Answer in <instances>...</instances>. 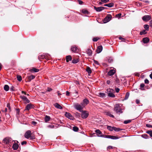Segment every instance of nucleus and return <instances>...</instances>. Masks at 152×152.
Wrapping results in <instances>:
<instances>
[{
  "mask_svg": "<svg viewBox=\"0 0 152 152\" xmlns=\"http://www.w3.org/2000/svg\"><path fill=\"white\" fill-rule=\"evenodd\" d=\"M73 106L75 109L80 112L83 110V109L84 107V105H83L81 103L80 104L78 103H75L74 104Z\"/></svg>",
  "mask_w": 152,
  "mask_h": 152,
  "instance_id": "obj_1",
  "label": "nucleus"
},
{
  "mask_svg": "<svg viewBox=\"0 0 152 152\" xmlns=\"http://www.w3.org/2000/svg\"><path fill=\"white\" fill-rule=\"evenodd\" d=\"M123 109L121 108L119 104H116L115 105L114 110L116 113L120 115V114L122 113L123 112Z\"/></svg>",
  "mask_w": 152,
  "mask_h": 152,
  "instance_id": "obj_2",
  "label": "nucleus"
},
{
  "mask_svg": "<svg viewBox=\"0 0 152 152\" xmlns=\"http://www.w3.org/2000/svg\"><path fill=\"white\" fill-rule=\"evenodd\" d=\"M114 90L111 88L107 89L105 91V92L107 94L108 96L111 97H115V95L114 94Z\"/></svg>",
  "mask_w": 152,
  "mask_h": 152,
  "instance_id": "obj_3",
  "label": "nucleus"
},
{
  "mask_svg": "<svg viewBox=\"0 0 152 152\" xmlns=\"http://www.w3.org/2000/svg\"><path fill=\"white\" fill-rule=\"evenodd\" d=\"M4 143L7 145H11L12 144H10L12 142H13L14 140H12V139L10 137H7L5 138L3 140Z\"/></svg>",
  "mask_w": 152,
  "mask_h": 152,
  "instance_id": "obj_4",
  "label": "nucleus"
},
{
  "mask_svg": "<svg viewBox=\"0 0 152 152\" xmlns=\"http://www.w3.org/2000/svg\"><path fill=\"white\" fill-rule=\"evenodd\" d=\"M81 112V117L83 119L86 118L89 115V113L88 111L86 110H82Z\"/></svg>",
  "mask_w": 152,
  "mask_h": 152,
  "instance_id": "obj_5",
  "label": "nucleus"
},
{
  "mask_svg": "<svg viewBox=\"0 0 152 152\" xmlns=\"http://www.w3.org/2000/svg\"><path fill=\"white\" fill-rule=\"evenodd\" d=\"M142 19L144 21H148L151 20V17L150 15H145L142 17Z\"/></svg>",
  "mask_w": 152,
  "mask_h": 152,
  "instance_id": "obj_6",
  "label": "nucleus"
},
{
  "mask_svg": "<svg viewBox=\"0 0 152 152\" xmlns=\"http://www.w3.org/2000/svg\"><path fill=\"white\" fill-rule=\"evenodd\" d=\"M31 135V131L29 130L27 131L24 134L25 137L27 139H29Z\"/></svg>",
  "mask_w": 152,
  "mask_h": 152,
  "instance_id": "obj_7",
  "label": "nucleus"
},
{
  "mask_svg": "<svg viewBox=\"0 0 152 152\" xmlns=\"http://www.w3.org/2000/svg\"><path fill=\"white\" fill-rule=\"evenodd\" d=\"M111 15L107 16L103 20V22L104 23H106L109 21L111 20Z\"/></svg>",
  "mask_w": 152,
  "mask_h": 152,
  "instance_id": "obj_8",
  "label": "nucleus"
},
{
  "mask_svg": "<svg viewBox=\"0 0 152 152\" xmlns=\"http://www.w3.org/2000/svg\"><path fill=\"white\" fill-rule=\"evenodd\" d=\"M94 9L97 12H99L104 10L105 8L103 7H97L95 6H94Z\"/></svg>",
  "mask_w": 152,
  "mask_h": 152,
  "instance_id": "obj_9",
  "label": "nucleus"
},
{
  "mask_svg": "<svg viewBox=\"0 0 152 152\" xmlns=\"http://www.w3.org/2000/svg\"><path fill=\"white\" fill-rule=\"evenodd\" d=\"M47 55L45 54V55H39L38 57H39V59L41 61V59H44V58H45L46 59H48V58H49V57H48V56L47 57H48L47 58Z\"/></svg>",
  "mask_w": 152,
  "mask_h": 152,
  "instance_id": "obj_10",
  "label": "nucleus"
},
{
  "mask_svg": "<svg viewBox=\"0 0 152 152\" xmlns=\"http://www.w3.org/2000/svg\"><path fill=\"white\" fill-rule=\"evenodd\" d=\"M34 105L31 104H28L26 107L25 110H29L30 109L33 107Z\"/></svg>",
  "mask_w": 152,
  "mask_h": 152,
  "instance_id": "obj_11",
  "label": "nucleus"
},
{
  "mask_svg": "<svg viewBox=\"0 0 152 152\" xmlns=\"http://www.w3.org/2000/svg\"><path fill=\"white\" fill-rule=\"evenodd\" d=\"M81 103L83 105H84L85 107L86 105L89 103V101L86 98L83 100V102Z\"/></svg>",
  "mask_w": 152,
  "mask_h": 152,
  "instance_id": "obj_12",
  "label": "nucleus"
},
{
  "mask_svg": "<svg viewBox=\"0 0 152 152\" xmlns=\"http://www.w3.org/2000/svg\"><path fill=\"white\" fill-rule=\"evenodd\" d=\"M65 115L66 117L68 118L69 119L71 120H73V117L71 115V114L69 113H67L66 112Z\"/></svg>",
  "mask_w": 152,
  "mask_h": 152,
  "instance_id": "obj_13",
  "label": "nucleus"
},
{
  "mask_svg": "<svg viewBox=\"0 0 152 152\" xmlns=\"http://www.w3.org/2000/svg\"><path fill=\"white\" fill-rule=\"evenodd\" d=\"M71 50L72 52H77L78 50V49L76 47V46L75 45H74L71 48Z\"/></svg>",
  "mask_w": 152,
  "mask_h": 152,
  "instance_id": "obj_14",
  "label": "nucleus"
},
{
  "mask_svg": "<svg viewBox=\"0 0 152 152\" xmlns=\"http://www.w3.org/2000/svg\"><path fill=\"white\" fill-rule=\"evenodd\" d=\"M20 97L23 101H26L27 103H29L30 102V101L26 97L24 96H20Z\"/></svg>",
  "mask_w": 152,
  "mask_h": 152,
  "instance_id": "obj_15",
  "label": "nucleus"
},
{
  "mask_svg": "<svg viewBox=\"0 0 152 152\" xmlns=\"http://www.w3.org/2000/svg\"><path fill=\"white\" fill-rule=\"evenodd\" d=\"M102 50V45H99L98 47L96 50V52L97 53H100Z\"/></svg>",
  "mask_w": 152,
  "mask_h": 152,
  "instance_id": "obj_16",
  "label": "nucleus"
},
{
  "mask_svg": "<svg viewBox=\"0 0 152 152\" xmlns=\"http://www.w3.org/2000/svg\"><path fill=\"white\" fill-rule=\"evenodd\" d=\"M54 106L56 108L60 109H62V107L59 104L57 103H56L53 104Z\"/></svg>",
  "mask_w": 152,
  "mask_h": 152,
  "instance_id": "obj_17",
  "label": "nucleus"
},
{
  "mask_svg": "<svg viewBox=\"0 0 152 152\" xmlns=\"http://www.w3.org/2000/svg\"><path fill=\"white\" fill-rule=\"evenodd\" d=\"M115 72V70L111 69L108 72L107 74L109 76H112L114 74Z\"/></svg>",
  "mask_w": 152,
  "mask_h": 152,
  "instance_id": "obj_18",
  "label": "nucleus"
},
{
  "mask_svg": "<svg viewBox=\"0 0 152 152\" xmlns=\"http://www.w3.org/2000/svg\"><path fill=\"white\" fill-rule=\"evenodd\" d=\"M14 142L15 143H14L12 146V148L14 150H16L18 148V145L17 144H16L15 143V141H14Z\"/></svg>",
  "mask_w": 152,
  "mask_h": 152,
  "instance_id": "obj_19",
  "label": "nucleus"
},
{
  "mask_svg": "<svg viewBox=\"0 0 152 152\" xmlns=\"http://www.w3.org/2000/svg\"><path fill=\"white\" fill-rule=\"evenodd\" d=\"M149 39L148 37L144 38L142 39V41L144 43H147L149 42Z\"/></svg>",
  "mask_w": 152,
  "mask_h": 152,
  "instance_id": "obj_20",
  "label": "nucleus"
},
{
  "mask_svg": "<svg viewBox=\"0 0 152 152\" xmlns=\"http://www.w3.org/2000/svg\"><path fill=\"white\" fill-rule=\"evenodd\" d=\"M50 116L46 115L44 119L45 122L46 123L47 122L50 121Z\"/></svg>",
  "mask_w": 152,
  "mask_h": 152,
  "instance_id": "obj_21",
  "label": "nucleus"
},
{
  "mask_svg": "<svg viewBox=\"0 0 152 152\" xmlns=\"http://www.w3.org/2000/svg\"><path fill=\"white\" fill-rule=\"evenodd\" d=\"M114 4L113 3H110L105 4L104 5V6H107L109 7H111L114 6Z\"/></svg>",
  "mask_w": 152,
  "mask_h": 152,
  "instance_id": "obj_22",
  "label": "nucleus"
},
{
  "mask_svg": "<svg viewBox=\"0 0 152 152\" xmlns=\"http://www.w3.org/2000/svg\"><path fill=\"white\" fill-rule=\"evenodd\" d=\"M110 135H98V137H105L107 138L110 139Z\"/></svg>",
  "mask_w": 152,
  "mask_h": 152,
  "instance_id": "obj_23",
  "label": "nucleus"
},
{
  "mask_svg": "<svg viewBox=\"0 0 152 152\" xmlns=\"http://www.w3.org/2000/svg\"><path fill=\"white\" fill-rule=\"evenodd\" d=\"M72 59V57L71 56H68L66 57V61L68 62L69 61H70Z\"/></svg>",
  "mask_w": 152,
  "mask_h": 152,
  "instance_id": "obj_24",
  "label": "nucleus"
},
{
  "mask_svg": "<svg viewBox=\"0 0 152 152\" xmlns=\"http://www.w3.org/2000/svg\"><path fill=\"white\" fill-rule=\"evenodd\" d=\"M4 88L6 91H8L9 89V87L8 85H5L4 87Z\"/></svg>",
  "mask_w": 152,
  "mask_h": 152,
  "instance_id": "obj_25",
  "label": "nucleus"
},
{
  "mask_svg": "<svg viewBox=\"0 0 152 152\" xmlns=\"http://www.w3.org/2000/svg\"><path fill=\"white\" fill-rule=\"evenodd\" d=\"M99 96L102 98H104L106 97V95L105 93H99Z\"/></svg>",
  "mask_w": 152,
  "mask_h": 152,
  "instance_id": "obj_26",
  "label": "nucleus"
},
{
  "mask_svg": "<svg viewBox=\"0 0 152 152\" xmlns=\"http://www.w3.org/2000/svg\"><path fill=\"white\" fill-rule=\"evenodd\" d=\"M35 76L32 75H31L28 77V80L30 81L34 79L35 78Z\"/></svg>",
  "mask_w": 152,
  "mask_h": 152,
  "instance_id": "obj_27",
  "label": "nucleus"
},
{
  "mask_svg": "<svg viewBox=\"0 0 152 152\" xmlns=\"http://www.w3.org/2000/svg\"><path fill=\"white\" fill-rule=\"evenodd\" d=\"M110 139L112 140H117L119 138V137H118L117 136H113L110 135Z\"/></svg>",
  "mask_w": 152,
  "mask_h": 152,
  "instance_id": "obj_28",
  "label": "nucleus"
},
{
  "mask_svg": "<svg viewBox=\"0 0 152 152\" xmlns=\"http://www.w3.org/2000/svg\"><path fill=\"white\" fill-rule=\"evenodd\" d=\"M86 71L88 72V74H90L91 73V68L88 66L86 67Z\"/></svg>",
  "mask_w": 152,
  "mask_h": 152,
  "instance_id": "obj_29",
  "label": "nucleus"
},
{
  "mask_svg": "<svg viewBox=\"0 0 152 152\" xmlns=\"http://www.w3.org/2000/svg\"><path fill=\"white\" fill-rule=\"evenodd\" d=\"M87 53L88 54L89 56H91L92 54V51L90 49H88L86 51Z\"/></svg>",
  "mask_w": 152,
  "mask_h": 152,
  "instance_id": "obj_30",
  "label": "nucleus"
},
{
  "mask_svg": "<svg viewBox=\"0 0 152 152\" xmlns=\"http://www.w3.org/2000/svg\"><path fill=\"white\" fill-rule=\"evenodd\" d=\"M95 132L96 133L98 134V135H102V133L101 132L99 129H96L95 131ZM98 135H97V136Z\"/></svg>",
  "mask_w": 152,
  "mask_h": 152,
  "instance_id": "obj_31",
  "label": "nucleus"
},
{
  "mask_svg": "<svg viewBox=\"0 0 152 152\" xmlns=\"http://www.w3.org/2000/svg\"><path fill=\"white\" fill-rule=\"evenodd\" d=\"M82 12L83 13L86 14H88L89 13L88 11L87 10L84 9L82 10Z\"/></svg>",
  "mask_w": 152,
  "mask_h": 152,
  "instance_id": "obj_32",
  "label": "nucleus"
},
{
  "mask_svg": "<svg viewBox=\"0 0 152 152\" xmlns=\"http://www.w3.org/2000/svg\"><path fill=\"white\" fill-rule=\"evenodd\" d=\"M106 115L111 117H112V118H114V116L110 112H107L106 113Z\"/></svg>",
  "mask_w": 152,
  "mask_h": 152,
  "instance_id": "obj_33",
  "label": "nucleus"
},
{
  "mask_svg": "<svg viewBox=\"0 0 152 152\" xmlns=\"http://www.w3.org/2000/svg\"><path fill=\"white\" fill-rule=\"evenodd\" d=\"M129 96V92H127L126 94L124 99L125 100H127Z\"/></svg>",
  "mask_w": 152,
  "mask_h": 152,
  "instance_id": "obj_34",
  "label": "nucleus"
},
{
  "mask_svg": "<svg viewBox=\"0 0 152 152\" xmlns=\"http://www.w3.org/2000/svg\"><path fill=\"white\" fill-rule=\"evenodd\" d=\"M141 136H142V137L144 138H145V139H147V138H148L149 137L146 134H142L141 135Z\"/></svg>",
  "mask_w": 152,
  "mask_h": 152,
  "instance_id": "obj_35",
  "label": "nucleus"
},
{
  "mask_svg": "<svg viewBox=\"0 0 152 152\" xmlns=\"http://www.w3.org/2000/svg\"><path fill=\"white\" fill-rule=\"evenodd\" d=\"M114 127H111L110 126H108L107 127V129L110 131H113L114 130Z\"/></svg>",
  "mask_w": 152,
  "mask_h": 152,
  "instance_id": "obj_36",
  "label": "nucleus"
},
{
  "mask_svg": "<svg viewBox=\"0 0 152 152\" xmlns=\"http://www.w3.org/2000/svg\"><path fill=\"white\" fill-rule=\"evenodd\" d=\"M31 70L32 71L35 72H38L39 71V69L34 68H33L31 69Z\"/></svg>",
  "mask_w": 152,
  "mask_h": 152,
  "instance_id": "obj_37",
  "label": "nucleus"
},
{
  "mask_svg": "<svg viewBox=\"0 0 152 152\" xmlns=\"http://www.w3.org/2000/svg\"><path fill=\"white\" fill-rule=\"evenodd\" d=\"M147 33V32H146L145 30H143L142 31L140 32V34L141 35L145 34Z\"/></svg>",
  "mask_w": 152,
  "mask_h": 152,
  "instance_id": "obj_38",
  "label": "nucleus"
},
{
  "mask_svg": "<svg viewBox=\"0 0 152 152\" xmlns=\"http://www.w3.org/2000/svg\"><path fill=\"white\" fill-rule=\"evenodd\" d=\"M144 28L147 31H148L149 30V26L148 25L145 24L144 25Z\"/></svg>",
  "mask_w": 152,
  "mask_h": 152,
  "instance_id": "obj_39",
  "label": "nucleus"
},
{
  "mask_svg": "<svg viewBox=\"0 0 152 152\" xmlns=\"http://www.w3.org/2000/svg\"><path fill=\"white\" fill-rule=\"evenodd\" d=\"M146 133L149 134L150 136L152 137V131H148L146 132Z\"/></svg>",
  "mask_w": 152,
  "mask_h": 152,
  "instance_id": "obj_40",
  "label": "nucleus"
},
{
  "mask_svg": "<svg viewBox=\"0 0 152 152\" xmlns=\"http://www.w3.org/2000/svg\"><path fill=\"white\" fill-rule=\"evenodd\" d=\"M78 128L76 126H74L73 128V130L75 132H77L78 130Z\"/></svg>",
  "mask_w": 152,
  "mask_h": 152,
  "instance_id": "obj_41",
  "label": "nucleus"
},
{
  "mask_svg": "<svg viewBox=\"0 0 152 152\" xmlns=\"http://www.w3.org/2000/svg\"><path fill=\"white\" fill-rule=\"evenodd\" d=\"M108 61L109 63H111L113 61V59L111 57H109L107 58Z\"/></svg>",
  "mask_w": 152,
  "mask_h": 152,
  "instance_id": "obj_42",
  "label": "nucleus"
},
{
  "mask_svg": "<svg viewBox=\"0 0 152 152\" xmlns=\"http://www.w3.org/2000/svg\"><path fill=\"white\" fill-rule=\"evenodd\" d=\"M114 130L116 132H119L121 130V129H120L119 128L114 127Z\"/></svg>",
  "mask_w": 152,
  "mask_h": 152,
  "instance_id": "obj_43",
  "label": "nucleus"
},
{
  "mask_svg": "<svg viewBox=\"0 0 152 152\" xmlns=\"http://www.w3.org/2000/svg\"><path fill=\"white\" fill-rule=\"evenodd\" d=\"M131 121V120H125L124 121V123L125 124H127L129 123H130Z\"/></svg>",
  "mask_w": 152,
  "mask_h": 152,
  "instance_id": "obj_44",
  "label": "nucleus"
},
{
  "mask_svg": "<svg viewBox=\"0 0 152 152\" xmlns=\"http://www.w3.org/2000/svg\"><path fill=\"white\" fill-rule=\"evenodd\" d=\"M78 62L77 59H73L72 61V63L73 64H76Z\"/></svg>",
  "mask_w": 152,
  "mask_h": 152,
  "instance_id": "obj_45",
  "label": "nucleus"
},
{
  "mask_svg": "<svg viewBox=\"0 0 152 152\" xmlns=\"http://www.w3.org/2000/svg\"><path fill=\"white\" fill-rule=\"evenodd\" d=\"M17 80H18L19 81H21L22 80V77L18 75L17 76Z\"/></svg>",
  "mask_w": 152,
  "mask_h": 152,
  "instance_id": "obj_46",
  "label": "nucleus"
},
{
  "mask_svg": "<svg viewBox=\"0 0 152 152\" xmlns=\"http://www.w3.org/2000/svg\"><path fill=\"white\" fill-rule=\"evenodd\" d=\"M99 39V38L97 37H94L93 39V42H96Z\"/></svg>",
  "mask_w": 152,
  "mask_h": 152,
  "instance_id": "obj_47",
  "label": "nucleus"
},
{
  "mask_svg": "<svg viewBox=\"0 0 152 152\" xmlns=\"http://www.w3.org/2000/svg\"><path fill=\"white\" fill-rule=\"evenodd\" d=\"M75 115L77 117V118H79L80 117V114L77 113V112H76L75 113Z\"/></svg>",
  "mask_w": 152,
  "mask_h": 152,
  "instance_id": "obj_48",
  "label": "nucleus"
},
{
  "mask_svg": "<svg viewBox=\"0 0 152 152\" xmlns=\"http://www.w3.org/2000/svg\"><path fill=\"white\" fill-rule=\"evenodd\" d=\"M114 147L111 146H109L107 148V150L108 151L109 150L111 149H113Z\"/></svg>",
  "mask_w": 152,
  "mask_h": 152,
  "instance_id": "obj_49",
  "label": "nucleus"
},
{
  "mask_svg": "<svg viewBox=\"0 0 152 152\" xmlns=\"http://www.w3.org/2000/svg\"><path fill=\"white\" fill-rule=\"evenodd\" d=\"M47 127L48 128L53 129L54 128V126L53 125H49Z\"/></svg>",
  "mask_w": 152,
  "mask_h": 152,
  "instance_id": "obj_50",
  "label": "nucleus"
},
{
  "mask_svg": "<svg viewBox=\"0 0 152 152\" xmlns=\"http://www.w3.org/2000/svg\"><path fill=\"white\" fill-rule=\"evenodd\" d=\"M146 126L147 127L152 128V125L149 124H147Z\"/></svg>",
  "mask_w": 152,
  "mask_h": 152,
  "instance_id": "obj_51",
  "label": "nucleus"
},
{
  "mask_svg": "<svg viewBox=\"0 0 152 152\" xmlns=\"http://www.w3.org/2000/svg\"><path fill=\"white\" fill-rule=\"evenodd\" d=\"M52 90V89L51 88L48 87L47 88V91L50 92Z\"/></svg>",
  "mask_w": 152,
  "mask_h": 152,
  "instance_id": "obj_52",
  "label": "nucleus"
},
{
  "mask_svg": "<svg viewBox=\"0 0 152 152\" xmlns=\"http://www.w3.org/2000/svg\"><path fill=\"white\" fill-rule=\"evenodd\" d=\"M145 83L147 84H148L149 83V82L148 80L147 79H145L144 80Z\"/></svg>",
  "mask_w": 152,
  "mask_h": 152,
  "instance_id": "obj_53",
  "label": "nucleus"
},
{
  "mask_svg": "<svg viewBox=\"0 0 152 152\" xmlns=\"http://www.w3.org/2000/svg\"><path fill=\"white\" fill-rule=\"evenodd\" d=\"M31 124L35 126L37 124V123L35 121H32L31 122Z\"/></svg>",
  "mask_w": 152,
  "mask_h": 152,
  "instance_id": "obj_54",
  "label": "nucleus"
},
{
  "mask_svg": "<svg viewBox=\"0 0 152 152\" xmlns=\"http://www.w3.org/2000/svg\"><path fill=\"white\" fill-rule=\"evenodd\" d=\"M14 87L13 86H12L10 88V90L12 91H15V90L14 89Z\"/></svg>",
  "mask_w": 152,
  "mask_h": 152,
  "instance_id": "obj_55",
  "label": "nucleus"
},
{
  "mask_svg": "<svg viewBox=\"0 0 152 152\" xmlns=\"http://www.w3.org/2000/svg\"><path fill=\"white\" fill-rule=\"evenodd\" d=\"M109 0H101V1L104 3L107 2L109 1Z\"/></svg>",
  "mask_w": 152,
  "mask_h": 152,
  "instance_id": "obj_56",
  "label": "nucleus"
},
{
  "mask_svg": "<svg viewBox=\"0 0 152 152\" xmlns=\"http://www.w3.org/2000/svg\"><path fill=\"white\" fill-rule=\"evenodd\" d=\"M78 2H79V4H82L83 3V2L81 1V0H78Z\"/></svg>",
  "mask_w": 152,
  "mask_h": 152,
  "instance_id": "obj_57",
  "label": "nucleus"
},
{
  "mask_svg": "<svg viewBox=\"0 0 152 152\" xmlns=\"http://www.w3.org/2000/svg\"><path fill=\"white\" fill-rule=\"evenodd\" d=\"M27 143V142L26 141H23V142H22L21 143V144L22 145H23L24 144H26Z\"/></svg>",
  "mask_w": 152,
  "mask_h": 152,
  "instance_id": "obj_58",
  "label": "nucleus"
},
{
  "mask_svg": "<svg viewBox=\"0 0 152 152\" xmlns=\"http://www.w3.org/2000/svg\"><path fill=\"white\" fill-rule=\"evenodd\" d=\"M115 90L116 92L117 93H118V92H119V91L120 90V89L118 88H116L115 89Z\"/></svg>",
  "mask_w": 152,
  "mask_h": 152,
  "instance_id": "obj_59",
  "label": "nucleus"
},
{
  "mask_svg": "<svg viewBox=\"0 0 152 152\" xmlns=\"http://www.w3.org/2000/svg\"><path fill=\"white\" fill-rule=\"evenodd\" d=\"M145 86V85L144 83L141 84L140 85V86L141 88H144Z\"/></svg>",
  "mask_w": 152,
  "mask_h": 152,
  "instance_id": "obj_60",
  "label": "nucleus"
},
{
  "mask_svg": "<svg viewBox=\"0 0 152 152\" xmlns=\"http://www.w3.org/2000/svg\"><path fill=\"white\" fill-rule=\"evenodd\" d=\"M136 103L137 104H139L140 101V100L138 99H136Z\"/></svg>",
  "mask_w": 152,
  "mask_h": 152,
  "instance_id": "obj_61",
  "label": "nucleus"
},
{
  "mask_svg": "<svg viewBox=\"0 0 152 152\" xmlns=\"http://www.w3.org/2000/svg\"><path fill=\"white\" fill-rule=\"evenodd\" d=\"M149 25L150 26L152 27V20H151L150 21Z\"/></svg>",
  "mask_w": 152,
  "mask_h": 152,
  "instance_id": "obj_62",
  "label": "nucleus"
},
{
  "mask_svg": "<svg viewBox=\"0 0 152 152\" xmlns=\"http://www.w3.org/2000/svg\"><path fill=\"white\" fill-rule=\"evenodd\" d=\"M7 107L9 109H10V104H8L7 105Z\"/></svg>",
  "mask_w": 152,
  "mask_h": 152,
  "instance_id": "obj_63",
  "label": "nucleus"
},
{
  "mask_svg": "<svg viewBox=\"0 0 152 152\" xmlns=\"http://www.w3.org/2000/svg\"><path fill=\"white\" fill-rule=\"evenodd\" d=\"M69 93L68 91H66V95L67 96H69Z\"/></svg>",
  "mask_w": 152,
  "mask_h": 152,
  "instance_id": "obj_64",
  "label": "nucleus"
}]
</instances>
